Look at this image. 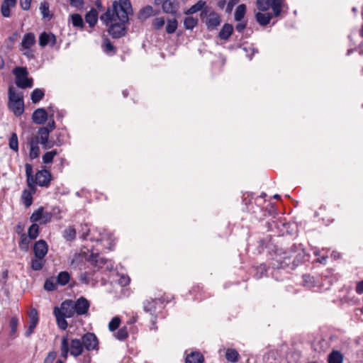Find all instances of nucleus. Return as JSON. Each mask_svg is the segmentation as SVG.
<instances>
[{
	"mask_svg": "<svg viewBox=\"0 0 363 363\" xmlns=\"http://www.w3.org/2000/svg\"><path fill=\"white\" fill-rule=\"evenodd\" d=\"M45 264V259L44 257H35L31 259L30 267L34 271H40L43 269Z\"/></svg>",
	"mask_w": 363,
	"mask_h": 363,
	"instance_id": "nucleus-25",
	"label": "nucleus"
},
{
	"mask_svg": "<svg viewBox=\"0 0 363 363\" xmlns=\"http://www.w3.org/2000/svg\"><path fill=\"white\" fill-rule=\"evenodd\" d=\"M355 291L358 294H363V279L357 284Z\"/></svg>",
	"mask_w": 363,
	"mask_h": 363,
	"instance_id": "nucleus-63",
	"label": "nucleus"
},
{
	"mask_svg": "<svg viewBox=\"0 0 363 363\" xmlns=\"http://www.w3.org/2000/svg\"><path fill=\"white\" fill-rule=\"evenodd\" d=\"M61 144H62V142L60 140L57 139V141H51V140H49V139H48V140H47V142L45 143L41 144V145H42L43 149L47 150V149L52 148L55 145H57V146L61 145Z\"/></svg>",
	"mask_w": 363,
	"mask_h": 363,
	"instance_id": "nucleus-54",
	"label": "nucleus"
},
{
	"mask_svg": "<svg viewBox=\"0 0 363 363\" xmlns=\"http://www.w3.org/2000/svg\"><path fill=\"white\" fill-rule=\"evenodd\" d=\"M303 284L305 286L311 289L315 286V279L310 274H304L303 276Z\"/></svg>",
	"mask_w": 363,
	"mask_h": 363,
	"instance_id": "nucleus-46",
	"label": "nucleus"
},
{
	"mask_svg": "<svg viewBox=\"0 0 363 363\" xmlns=\"http://www.w3.org/2000/svg\"><path fill=\"white\" fill-rule=\"evenodd\" d=\"M121 324V318L118 316H116L111 319L108 323V329L113 332L118 329Z\"/></svg>",
	"mask_w": 363,
	"mask_h": 363,
	"instance_id": "nucleus-51",
	"label": "nucleus"
},
{
	"mask_svg": "<svg viewBox=\"0 0 363 363\" xmlns=\"http://www.w3.org/2000/svg\"><path fill=\"white\" fill-rule=\"evenodd\" d=\"M26 182L28 187L35 192V184H37L40 186L48 187L51 181V174L47 169L39 170L35 174V178L33 176V166L29 163L25 164Z\"/></svg>",
	"mask_w": 363,
	"mask_h": 363,
	"instance_id": "nucleus-4",
	"label": "nucleus"
},
{
	"mask_svg": "<svg viewBox=\"0 0 363 363\" xmlns=\"http://www.w3.org/2000/svg\"><path fill=\"white\" fill-rule=\"evenodd\" d=\"M130 281V279L129 278V277L125 275H122L118 280L119 284H121L122 286H125L128 285Z\"/></svg>",
	"mask_w": 363,
	"mask_h": 363,
	"instance_id": "nucleus-60",
	"label": "nucleus"
},
{
	"mask_svg": "<svg viewBox=\"0 0 363 363\" xmlns=\"http://www.w3.org/2000/svg\"><path fill=\"white\" fill-rule=\"evenodd\" d=\"M60 310L61 311V314L67 318H72L75 313L73 301L72 300H65L64 301L60 306Z\"/></svg>",
	"mask_w": 363,
	"mask_h": 363,
	"instance_id": "nucleus-17",
	"label": "nucleus"
},
{
	"mask_svg": "<svg viewBox=\"0 0 363 363\" xmlns=\"http://www.w3.org/2000/svg\"><path fill=\"white\" fill-rule=\"evenodd\" d=\"M8 107L16 116H20L24 112L23 96L16 93L12 86L9 88Z\"/></svg>",
	"mask_w": 363,
	"mask_h": 363,
	"instance_id": "nucleus-5",
	"label": "nucleus"
},
{
	"mask_svg": "<svg viewBox=\"0 0 363 363\" xmlns=\"http://www.w3.org/2000/svg\"><path fill=\"white\" fill-rule=\"evenodd\" d=\"M233 32V26L230 23H225L220 29L218 37L221 40H227Z\"/></svg>",
	"mask_w": 363,
	"mask_h": 363,
	"instance_id": "nucleus-23",
	"label": "nucleus"
},
{
	"mask_svg": "<svg viewBox=\"0 0 363 363\" xmlns=\"http://www.w3.org/2000/svg\"><path fill=\"white\" fill-rule=\"evenodd\" d=\"M81 340L83 347L89 351L98 348V339L94 333H87L84 334Z\"/></svg>",
	"mask_w": 363,
	"mask_h": 363,
	"instance_id": "nucleus-10",
	"label": "nucleus"
},
{
	"mask_svg": "<svg viewBox=\"0 0 363 363\" xmlns=\"http://www.w3.org/2000/svg\"><path fill=\"white\" fill-rule=\"evenodd\" d=\"M87 261L94 267L96 270L100 269L104 265L106 264V269L108 271H111L113 268V264L111 263V261H108L106 258L101 256L97 252H91L89 255Z\"/></svg>",
	"mask_w": 363,
	"mask_h": 363,
	"instance_id": "nucleus-8",
	"label": "nucleus"
},
{
	"mask_svg": "<svg viewBox=\"0 0 363 363\" xmlns=\"http://www.w3.org/2000/svg\"><path fill=\"white\" fill-rule=\"evenodd\" d=\"M69 344L70 354L77 357L81 355L84 351L82 342L79 339H72Z\"/></svg>",
	"mask_w": 363,
	"mask_h": 363,
	"instance_id": "nucleus-18",
	"label": "nucleus"
},
{
	"mask_svg": "<svg viewBox=\"0 0 363 363\" xmlns=\"http://www.w3.org/2000/svg\"><path fill=\"white\" fill-rule=\"evenodd\" d=\"M61 357L66 359L69 352V344L67 336H64L62 338L60 345Z\"/></svg>",
	"mask_w": 363,
	"mask_h": 363,
	"instance_id": "nucleus-28",
	"label": "nucleus"
},
{
	"mask_svg": "<svg viewBox=\"0 0 363 363\" xmlns=\"http://www.w3.org/2000/svg\"><path fill=\"white\" fill-rule=\"evenodd\" d=\"M18 325V319L17 317H12L9 322V326L11 328L10 335H13L17 331V327Z\"/></svg>",
	"mask_w": 363,
	"mask_h": 363,
	"instance_id": "nucleus-52",
	"label": "nucleus"
},
{
	"mask_svg": "<svg viewBox=\"0 0 363 363\" xmlns=\"http://www.w3.org/2000/svg\"><path fill=\"white\" fill-rule=\"evenodd\" d=\"M29 238L25 234L22 233L21 235V239L18 242L19 248L25 252H27L29 249L30 240Z\"/></svg>",
	"mask_w": 363,
	"mask_h": 363,
	"instance_id": "nucleus-39",
	"label": "nucleus"
},
{
	"mask_svg": "<svg viewBox=\"0 0 363 363\" xmlns=\"http://www.w3.org/2000/svg\"><path fill=\"white\" fill-rule=\"evenodd\" d=\"M39 155H40L39 146L30 147L29 156L31 160L38 158L39 157Z\"/></svg>",
	"mask_w": 363,
	"mask_h": 363,
	"instance_id": "nucleus-55",
	"label": "nucleus"
},
{
	"mask_svg": "<svg viewBox=\"0 0 363 363\" xmlns=\"http://www.w3.org/2000/svg\"><path fill=\"white\" fill-rule=\"evenodd\" d=\"M247 7L245 4H240L234 13V18L236 21H240L245 16L246 13Z\"/></svg>",
	"mask_w": 363,
	"mask_h": 363,
	"instance_id": "nucleus-34",
	"label": "nucleus"
},
{
	"mask_svg": "<svg viewBox=\"0 0 363 363\" xmlns=\"http://www.w3.org/2000/svg\"><path fill=\"white\" fill-rule=\"evenodd\" d=\"M115 337L118 340L123 341L128 337V332L126 327L120 328L115 334Z\"/></svg>",
	"mask_w": 363,
	"mask_h": 363,
	"instance_id": "nucleus-50",
	"label": "nucleus"
},
{
	"mask_svg": "<svg viewBox=\"0 0 363 363\" xmlns=\"http://www.w3.org/2000/svg\"><path fill=\"white\" fill-rule=\"evenodd\" d=\"M36 43L35 36L33 33H26L22 39L20 51L22 55L26 56L28 60L35 58L34 52L31 50V47Z\"/></svg>",
	"mask_w": 363,
	"mask_h": 363,
	"instance_id": "nucleus-7",
	"label": "nucleus"
},
{
	"mask_svg": "<svg viewBox=\"0 0 363 363\" xmlns=\"http://www.w3.org/2000/svg\"><path fill=\"white\" fill-rule=\"evenodd\" d=\"M44 96V91L41 89L36 88L32 91L30 99L33 104H38L43 99Z\"/></svg>",
	"mask_w": 363,
	"mask_h": 363,
	"instance_id": "nucleus-31",
	"label": "nucleus"
},
{
	"mask_svg": "<svg viewBox=\"0 0 363 363\" xmlns=\"http://www.w3.org/2000/svg\"><path fill=\"white\" fill-rule=\"evenodd\" d=\"M103 50L106 54L109 55H113L116 52V47L108 38H104L103 40Z\"/></svg>",
	"mask_w": 363,
	"mask_h": 363,
	"instance_id": "nucleus-27",
	"label": "nucleus"
},
{
	"mask_svg": "<svg viewBox=\"0 0 363 363\" xmlns=\"http://www.w3.org/2000/svg\"><path fill=\"white\" fill-rule=\"evenodd\" d=\"M44 289L48 291H52L57 289V282L52 278L47 279L44 284Z\"/></svg>",
	"mask_w": 363,
	"mask_h": 363,
	"instance_id": "nucleus-48",
	"label": "nucleus"
},
{
	"mask_svg": "<svg viewBox=\"0 0 363 363\" xmlns=\"http://www.w3.org/2000/svg\"><path fill=\"white\" fill-rule=\"evenodd\" d=\"M28 143L29 147L38 146V144L40 143V140L39 139V136L33 135L30 137L28 139Z\"/></svg>",
	"mask_w": 363,
	"mask_h": 363,
	"instance_id": "nucleus-56",
	"label": "nucleus"
},
{
	"mask_svg": "<svg viewBox=\"0 0 363 363\" xmlns=\"http://www.w3.org/2000/svg\"><path fill=\"white\" fill-rule=\"evenodd\" d=\"M70 279V275L69 274L66 272H60L57 276V280L56 282L57 284H60L61 286L66 285Z\"/></svg>",
	"mask_w": 363,
	"mask_h": 363,
	"instance_id": "nucleus-32",
	"label": "nucleus"
},
{
	"mask_svg": "<svg viewBox=\"0 0 363 363\" xmlns=\"http://www.w3.org/2000/svg\"><path fill=\"white\" fill-rule=\"evenodd\" d=\"M43 211L44 208L43 207H40L39 208H38V210L34 211L30 216V220L33 223L39 221L43 216Z\"/></svg>",
	"mask_w": 363,
	"mask_h": 363,
	"instance_id": "nucleus-47",
	"label": "nucleus"
},
{
	"mask_svg": "<svg viewBox=\"0 0 363 363\" xmlns=\"http://www.w3.org/2000/svg\"><path fill=\"white\" fill-rule=\"evenodd\" d=\"M53 313L56 318L57 324L61 330H66L68 323L66 320L67 317L61 314V311L58 307H55Z\"/></svg>",
	"mask_w": 363,
	"mask_h": 363,
	"instance_id": "nucleus-20",
	"label": "nucleus"
},
{
	"mask_svg": "<svg viewBox=\"0 0 363 363\" xmlns=\"http://www.w3.org/2000/svg\"><path fill=\"white\" fill-rule=\"evenodd\" d=\"M162 9L165 13L175 15L179 9V2L178 0H164Z\"/></svg>",
	"mask_w": 363,
	"mask_h": 363,
	"instance_id": "nucleus-12",
	"label": "nucleus"
},
{
	"mask_svg": "<svg viewBox=\"0 0 363 363\" xmlns=\"http://www.w3.org/2000/svg\"><path fill=\"white\" fill-rule=\"evenodd\" d=\"M48 112L43 108L35 109L32 114V121L35 124L41 125L48 120Z\"/></svg>",
	"mask_w": 363,
	"mask_h": 363,
	"instance_id": "nucleus-13",
	"label": "nucleus"
},
{
	"mask_svg": "<svg viewBox=\"0 0 363 363\" xmlns=\"http://www.w3.org/2000/svg\"><path fill=\"white\" fill-rule=\"evenodd\" d=\"M50 132L45 127H40L38 130V136H39V139L40 140V144H44L47 142V140L49 139Z\"/></svg>",
	"mask_w": 363,
	"mask_h": 363,
	"instance_id": "nucleus-38",
	"label": "nucleus"
},
{
	"mask_svg": "<svg viewBox=\"0 0 363 363\" xmlns=\"http://www.w3.org/2000/svg\"><path fill=\"white\" fill-rule=\"evenodd\" d=\"M16 4V0H4L1 12L4 17L9 18L11 16L10 7H14Z\"/></svg>",
	"mask_w": 363,
	"mask_h": 363,
	"instance_id": "nucleus-21",
	"label": "nucleus"
},
{
	"mask_svg": "<svg viewBox=\"0 0 363 363\" xmlns=\"http://www.w3.org/2000/svg\"><path fill=\"white\" fill-rule=\"evenodd\" d=\"M48 252V245L44 240H40L33 245V252L35 257H44Z\"/></svg>",
	"mask_w": 363,
	"mask_h": 363,
	"instance_id": "nucleus-16",
	"label": "nucleus"
},
{
	"mask_svg": "<svg viewBox=\"0 0 363 363\" xmlns=\"http://www.w3.org/2000/svg\"><path fill=\"white\" fill-rule=\"evenodd\" d=\"M220 23L221 19L220 16L214 11H212L208 14L206 21V27L209 30L216 29L218 26H220Z\"/></svg>",
	"mask_w": 363,
	"mask_h": 363,
	"instance_id": "nucleus-15",
	"label": "nucleus"
},
{
	"mask_svg": "<svg viewBox=\"0 0 363 363\" xmlns=\"http://www.w3.org/2000/svg\"><path fill=\"white\" fill-rule=\"evenodd\" d=\"M33 192L30 191L27 189L23 191L21 194V199L26 207H29L33 203Z\"/></svg>",
	"mask_w": 363,
	"mask_h": 363,
	"instance_id": "nucleus-35",
	"label": "nucleus"
},
{
	"mask_svg": "<svg viewBox=\"0 0 363 363\" xmlns=\"http://www.w3.org/2000/svg\"><path fill=\"white\" fill-rule=\"evenodd\" d=\"M9 146L12 150L16 152L18 151V140L16 133H13L11 134L9 142Z\"/></svg>",
	"mask_w": 363,
	"mask_h": 363,
	"instance_id": "nucleus-44",
	"label": "nucleus"
},
{
	"mask_svg": "<svg viewBox=\"0 0 363 363\" xmlns=\"http://www.w3.org/2000/svg\"><path fill=\"white\" fill-rule=\"evenodd\" d=\"M76 236V230L73 228H69L68 229L65 230L64 232V237L67 240H72L75 238Z\"/></svg>",
	"mask_w": 363,
	"mask_h": 363,
	"instance_id": "nucleus-53",
	"label": "nucleus"
},
{
	"mask_svg": "<svg viewBox=\"0 0 363 363\" xmlns=\"http://www.w3.org/2000/svg\"><path fill=\"white\" fill-rule=\"evenodd\" d=\"M239 354L235 349H228L225 352V358L231 362H237L239 359Z\"/></svg>",
	"mask_w": 363,
	"mask_h": 363,
	"instance_id": "nucleus-41",
	"label": "nucleus"
},
{
	"mask_svg": "<svg viewBox=\"0 0 363 363\" xmlns=\"http://www.w3.org/2000/svg\"><path fill=\"white\" fill-rule=\"evenodd\" d=\"M39 235V225L36 223H33L28 228V237L31 240H35Z\"/></svg>",
	"mask_w": 363,
	"mask_h": 363,
	"instance_id": "nucleus-42",
	"label": "nucleus"
},
{
	"mask_svg": "<svg viewBox=\"0 0 363 363\" xmlns=\"http://www.w3.org/2000/svg\"><path fill=\"white\" fill-rule=\"evenodd\" d=\"M205 6H206V1H204L203 0H199V1H197L196 4L191 6L189 9L185 11L184 13L186 15H191L193 13H195L198 11H201Z\"/></svg>",
	"mask_w": 363,
	"mask_h": 363,
	"instance_id": "nucleus-29",
	"label": "nucleus"
},
{
	"mask_svg": "<svg viewBox=\"0 0 363 363\" xmlns=\"http://www.w3.org/2000/svg\"><path fill=\"white\" fill-rule=\"evenodd\" d=\"M93 275H94V272L93 273H90L88 272H82L80 274V275L79 276V280L82 284H89L92 281Z\"/></svg>",
	"mask_w": 363,
	"mask_h": 363,
	"instance_id": "nucleus-43",
	"label": "nucleus"
},
{
	"mask_svg": "<svg viewBox=\"0 0 363 363\" xmlns=\"http://www.w3.org/2000/svg\"><path fill=\"white\" fill-rule=\"evenodd\" d=\"M240 0H229L227 8H226V12L230 13L232 11L233 7L238 4Z\"/></svg>",
	"mask_w": 363,
	"mask_h": 363,
	"instance_id": "nucleus-61",
	"label": "nucleus"
},
{
	"mask_svg": "<svg viewBox=\"0 0 363 363\" xmlns=\"http://www.w3.org/2000/svg\"><path fill=\"white\" fill-rule=\"evenodd\" d=\"M71 6L81 9L84 5V0H69Z\"/></svg>",
	"mask_w": 363,
	"mask_h": 363,
	"instance_id": "nucleus-57",
	"label": "nucleus"
},
{
	"mask_svg": "<svg viewBox=\"0 0 363 363\" xmlns=\"http://www.w3.org/2000/svg\"><path fill=\"white\" fill-rule=\"evenodd\" d=\"M56 43V36L52 33L43 32L39 36V45L42 48L50 45L53 47Z\"/></svg>",
	"mask_w": 363,
	"mask_h": 363,
	"instance_id": "nucleus-14",
	"label": "nucleus"
},
{
	"mask_svg": "<svg viewBox=\"0 0 363 363\" xmlns=\"http://www.w3.org/2000/svg\"><path fill=\"white\" fill-rule=\"evenodd\" d=\"M71 21L72 26L80 29H83L84 23L82 16L79 13H74L71 15Z\"/></svg>",
	"mask_w": 363,
	"mask_h": 363,
	"instance_id": "nucleus-33",
	"label": "nucleus"
},
{
	"mask_svg": "<svg viewBox=\"0 0 363 363\" xmlns=\"http://www.w3.org/2000/svg\"><path fill=\"white\" fill-rule=\"evenodd\" d=\"M203 361L204 357L199 352H192L185 359V363H203Z\"/></svg>",
	"mask_w": 363,
	"mask_h": 363,
	"instance_id": "nucleus-24",
	"label": "nucleus"
},
{
	"mask_svg": "<svg viewBox=\"0 0 363 363\" xmlns=\"http://www.w3.org/2000/svg\"><path fill=\"white\" fill-rule=\"evenodd\" d=\"M82 230L83 231L82 238L85 240L86 239L89 233V228H88L86 224H85L84 226H82Z\"/></svg>",
	"mask_w": 363,
	"mask_h": 363,
	"instance_id": "nucleus-62",
	"label": "nucleus"
},
{
	"mask_svg": "<svg viewBox=\"0 0 363 363\" xmlns=\"http://www.w3.org/2000/svg\"><path fill=\"white\" fill-rule=\"evenodd\" d=\"M153 14V9L151 6L143 7L138 13V18L140 21H145Z\"/></svg>",
	"mask_w": 363,
	"mask_h": 363,
	"instance_id": "nucleus-26",
	"label": "nucleus"
},
{
	"mask_svg": "<svg viewBox=\"0 0 363 363\" xmlns=\"http://www.w3.org/2000/svg\"><path fill=\"white\" fill-rule=\"evenodd\" d=\"M162 304L163 303L160 299L146 300L143 302V309L145 312L150 313L152 316H154L157 305H160V307H162Z\"/></svg>",
	"mask_w": 363,
	"mask_h": 363,
	"instance_id": "nucleus-19",
	"label": "nucleus"
},
{
	"mask_svg": "<svg viewBox=\"0 0 363 363\" xmlns=\"http://www.w3.org/2000/svg\"><path fill=\"white\" fill-rule=\"evenodd\" d=\"M32 0H20V6L24 11H28L30 8V4Z\"/></svg>",
	"mask_w": 363,
	"mask_h": 363,
	"instance_id": "nucleus-59",
	"label": "nucleus"
},
{
	"mask_svg": "<svg viewBox=\"0 0 363 363\" xmlns=\"http://www.w3.org/2000/svg\"><path fill=\"white\" fill-rule=\"evenodd\" d=\"M74 308L77 315H84L88 313L90 302L84 297L81 296L73 301Z\"/></svg>",
	"mask_w": 363,
	"mask_h": 363,
	"instance_id": "nucleus-9",
	"label": "nucleus"
},
{
	"mask_svg": "<svg viewBox=\"0 0 363 363\" xmlns=\"http://www.w3.org/2000/svg\"><path fill=\"white\" fill-rule=\"evenodd\" d=\"M198 24V19L193 16H188L184 19V26L186 30L194 29Z\"/></svg>",
	"mask_w": 363,
	"mask_h": 363,
	"instance_id": "nucleus-36",
	"label": "nucleus"
},
{
	"mask_svg": "<svg viewBox=\"0 0 363 363\" xmlns=\"http://www.w3.org/2000/svg\"><path fill=\"white\" fill-rule=\"evenodd\" d=\"M165 24V20L164 17H157L152 20V27L158 30H160Z\"/></svg>",
	"mask_w": 363,
	"mask_h": 363,
	"instance_id": "nucleus-49",
	"label": "nucleus"
},
{
	"mask_svg": "<svg viewBox=\"0 0 363 363\" xmlns=\"http://www.w3.org/2000/svg\"><path fill=\"white\" fill-rule=\"evenodd\" d=\"M343 355L342 353L337 350H333L329 355L328 362V363H342Z\"/></svg>",
	"mask_w": 363,
	"mask_h": 363,
	"instance_id": "nucleus-30",
	"label": "nucleus"
},
{
	"mask_svg": "<svg viewBox=\"0 0 363 363\" xmlns=\"http://www.w3.org/2000/svg\"><path fill=\"white\" fill-rule=\"evenodd\" d=\"M133 13L130 0L113 1L112 6L107 9L106 11L100 16V19L106 26L118 19L120 22L110 25L108 33L113 38H120L126 34L125 24L128 22L129 16Z\"/></svg>",
	"mask_w": 363,
	"mask_h": 363,
	"instance_id": "nucleus-1",
	"label": "nucleus"
},
{
	"mask_svg": "<svg viewBox=\"0 0 363 363\" xmlns=\"http://www.w3.org/2000/svg\"><path fill=\"white\" fill-rule=\"evenodd\" d=\"M40 10L43 18L48 20L52 18V16L50 13L49 4L47 1L41 2Z\"/></svg>",
	"mask_w": 363,
	"mask_h": 363,
	"instance_id": "nucleus-40",
	"label": "nucleus"
},
{
	"mask_svg": "<svg viewBox=\"0 0 363 363\" xmlns=\"http://www.w3.org/2000/svg\"><path fill=\"white\" fill-rule=\"evenodd\" d=\"M12 72L15 75V84L18 88L25 89L33 86V79L28 77V72L26 67H16Z\"/></svg>",
	"mask_w": 363,
	"mask_h": 363,
	"instance_id": "nucleus-6",
	"label": "nucleus"
},
{
	"mask_svg": "<svg viewBox=\"0 0 363 363\" xmlns=\"http://www.w3.org/2000/svg\"><path fill=\"white\" fill-rule=\"evenodd\" d=\"M58 154V152L56 150H53L49 152H45L43 155V162L45 164H50L53 161V158Z\"/></svg>",
	"mask_w": 363,
	"mask_h": 363,
	"instance_id": "nucleus-45",
	"label": "nucleus"
},
{
	"mask_svg": "<svg viewBox=\"0 0 363 363\" xmlns=\"http://www.w3.org/2000/svg\"><path fill=\"white\" fill-rule=\"evenodd\" d=\"M29 325L28 330L25 333L26 337H30L34 332L38 323V313L35 308H32L29 312Z\"/></svg>",
	"mask_w": 363,
	"mask_h": 363,
	"instance_id": "nucleus-11",
	"label": "nucleus"
},
{
	"mask_svg": "<svg viewBox=\"0 0 363 363\" xmlns=\"http://www.w3.org/2000/svg\"><path fill=\"white\" fill-rule=\"evenodd\" d=\"M285 0H257L256 6L259 10L255 15L257 23L261 26L269 24L273 18L281 16L286 6Z\"/></svg>",
	"mask_w": 363,
	"mask_h": 363,
	"instance_id": "nucleus-2",
	"label": "nucleus"
},
{
	"mask_svg": "<svg viewBox=\"0 0 363 363\" xmlns=\"http://www.w3.org/2000/svg\"><path fill=\"white\" fill-rule=\"evenodd\" d=\"M247 24L244 23H238L235 26V29L238 32L242 33L246 28Z\"/></svg>",
	"mask_w": 363,
	"mask_h": 363,
	"instance_id": "nucleus-64",
	"label": "nucleus"
},
{
	"mask_svg": "<svg viewBox=\"0 0 363 363\" xmlns=\"http://www.w3.org/2000/svg\"><path fill=\"white\" fill-rule=\"evenodd\" d=\"M57 356V354L55 352L52 351L50 352L47 357L45 358L44 363H52L53 361L55 359Z\"/></svg>",
	"mask_w": 363,
	"mask_h": 363,
	"instance_id": "nucleus-58",
	"label": "nucleus"
},
{
	"mask_svg": "<svg viewBox=\"0 0 363 363\" xmlns=\"http://www.w3.org/2000/svg\"><path fill=\"white\" fill-rule=\"evenodd\" d=\"M178 26V21L176 18H169L167 19V26L165 28L166 32L168 34L174 33Z\"/></svg>",
	"mask_w": 363,
	"mask_h": 363,
	"instance_id": "nucleus-37",
	"label": "nucleus"
},
{
	"mask_svg": "<svg viewBox=\"0 0 363 363\" xmlns=\"http://www.w3.org/2000/svg\"><path fill=\"white\" fill-rule=\"evenodd\" d=\"M306 253L303 248L301 244L293 245L290 248L289 252H283L276 253L275 261L277 262L272 263L274 268H285L291 264V259L294 257L292 263L294 265H298L304 261Z\"/></svg>",
	"mask_w": 363,
	"mask_h": 363,
	"instance_id": "nucleus-3",
	"label": "nucleus"
},
{
	"mask_svg": "<svg viewBox=\"0 0 363 363\" xmlns=\"http://www.w3.org/2000/svg\"><path fill=\"white\" fill-rule=\"evenodd\" d=\"M85 21L90 28H93L98 21V12L94 8H91L85 15Z\"/></svg>",
	"mask_w": 363,
	"mask_h": 363,
	"instance_id": "nucleus-22",
	"label": "nucleus"
}]
</instances>
